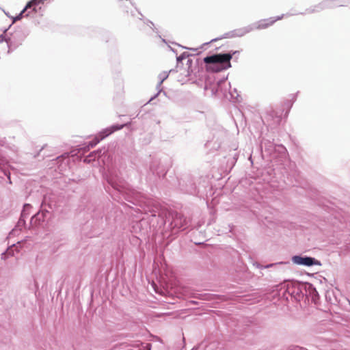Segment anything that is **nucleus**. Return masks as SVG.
<instances>
[{"label": "nucleus", "mask_w": 350, "mask_h": 350, "mask_svg": "<svg viewBox=\"0 0 350 350\" xmlns=\"http://www.w3.org/2000/svg\"><path fill=\"white\" fill-rule=\"evenodd\" d=\"M232 54L219 53L206 56L203 61L205 70L208 72H219L231 67Z\"/></svg>", "instance_id": "obj_1"}, {"label": "nucleus", "mask_w": 350, "mask_h": 350, "mask_svg": "<svg viewBox=\"0 0 350 350\" xmlns=\"http://www.w3.org/2000/svg\"><path fill=\"white\" fill-rule=\"evenodd\" d=\"M283 18L284 14L277 17H271L269 18L260 20L256 23V28L257 29H267L269 27L273 25L276 21L282 20Z\"/></svg>", "instance_id": "obj_2"}, {"label": "nucleus", "mask_w": 350, "mask_h": 350, "mask_svg": "<svg viewBox=\"0 0 350 350\" xmlns=\"http://www.w3.org/2000/svg\"><path fill=\"white\" fill-rule=\"evenodd\" d=\"M293 263L297 265H304L306 266H312L314 265H319V262L311 257H301L299 256H294L292 258Z\"/></svg>", "instance_id": "obj_3"}, {"label": "nucleus", "mask_w": 350, "mask_h": 350, "mask_svg": "<svg viewBox=\"0 0 350 350\" xmlns=\"http://www.w3.org/2000/svg\"><path fill=\"white\" fill-rule=\"evenodd\" d=\"M189 223V220L185 217L180 213H176L173 219L172 224L174 228H185Z\"/></svg>", "instance_id": "obj_4"}, {"label": "nucleus", "mask_w": 350, "mask_h": 350, "mask_svg": "<svg viewBox=\"0 0 350 350\" xmlns=\"http://www.w3.org/2000/svg\"><path fill=\"white\" fill-rule=\"evenodd\" d=\"M119 129L120 128H118V127H116V128L113 127L111 129H109L104 131L103 133H100L101 137L100 139L98 138L97 137H96L92 141H91L89 143V144L88 146V149H90V148H93L100 142V139H104L105 137L111 134L114 131H116Z\"/></svg>", "instance_id": "obj_5"}, {"label": "nucleus", "mask_w": 350, "mask_h": 350, "mask_svg": "<svg viewBox=\"0 0 350 350\" xmlns=\"http://www.w3.org/2000/svg\"><path fill=\"white\" fill-rule=\"evenodd\" d=\"M134 23L138 30L144 31V26L146 24L144 20L142 18H137Z\"/></svg>", "instance_id": "obj_6"}, {"label": "nucleus", "mask_w": 350, "mask_h": 350, "mask_svg": "<svg viewBox=\"0 0 350 350\" xmlns=\"http://www.w3.org/2000/svg\"><path fill=\"white\" fill-rule=\"evenodd\" d=\"M36 1L37 0H32L30 2H29L26 5L25 8L23 10V12H24L25 10H27V8H31L33 5H36Z\"/></svg>", "instance_id": "obj_7"}]
</instances>
